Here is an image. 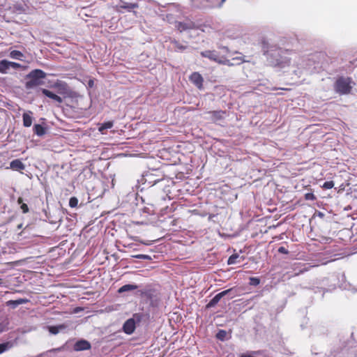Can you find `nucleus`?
I'll list each match as a JSON object with an SVG mask.
<instances>
[{"label":"nucleus","instance_id":"obj_38","mask_svg":"<svg viewBox=\"0 0 357 357\" xmlns=\"http://www.w3.org/2000/svg\"><path fill=\"white\" fill-rule=\"evenodd\" d=\"M235 296V294L232 295L231 298H234Z\"/></svg>","mask_w":357,"mask_h":357},{"label":"nucleus","instance_id":"obj_39","mask_svg":"<svg viewBox=\"0 0 357 357\" xmlns=\"http://www.w3.org/2000/svg\"><path fill=\"white\" fill-rule=\"evenodd\" d=\"M1 280L0 279V281H1Z\"/></svg>","mask_w":357,"mask_h":357},{"label":"nucleus","instance_id":"obj_31","mask_svg":"<svg viewBox=\"0 0 357 357\" xmlns=\"http://www.w3.org/2000/svg\"><path fill=\"white\" fill-rule=\"evenodd\" d=\"M305 199L306 200H312V201H314L316 199V197L314 196V195L312 192H308V193H306L305 195Z\"/></svg>","mask_w":357,"mask_h":357},{"label":"nucleus","instance_id":"obj_32","mask_svg":"<svg viewBox=\"0 0 357 357\" xmlns=\"http://www.w3.org/2000/svg\"><path fill=\"white\" fill-rule=\"evenodd\" d=\"M250 284L251 285L257 286L259 284V280L257 278H250Z\"/></svg>","mask_w":357,"mask_h":357},{"label":"nucleus","instance_id":"obj_1","mask_svg":"<svg viewBox=\"0 0 357 357\" xmlns=\"http://www.w3.org/2000/svg\"><path fill=\"white\" fill-rule=\"evenodd\" d=\"M266 56L272 65L281 68L289 66L291 60H296L298 58L295 52L280 47L268 50L266 52Z\"/></svg>","mask_w":357,"mask_h":357},{"label":"nucleus","instance_id":"obj_27","mask_svg":"<svg viewBox=\"0 0 357 357\" xmlns=\"http://www.w3.org/2000/svg\"><path fill=\"white\" fill-rule=\"evenodd\" d=\"M227 335V333L225 331L220 330L218 333L216 335V337L218 339L220 340H223Z\"/></svg>","mask_w":357,"mask_h":357},{"label":"nucleus","instance_id":"obj_2","mask_svg":"<svg viewBox=\"0 0 357 357\" xmlns=\"http://www.w3.org/2000/svg\"><path fill=\"white\" fill-rule=\"evenodd\" d=\"M200 54L203 57L208 58L218 63L227 65L228 66L239 65L243 62L246 61L245 59H242L241 56H236L231 59H226L224 57L220 56V54L215 50H205L201 52Z\"/></svg>","mask_w":357,"mask_h":357},{"label":"nucleus","instance_id":"obj_33","mask_svg":"<svg viewBox=\"0 0 357 357\" xmlns=\"http://www.w3.org/2000/svg\"><path fill=\"white\" fill-rule=\"evenodd\" d=\"M7 325H8V322L0 324V333L3 332L4 331H6L8 329Z\"/></svg>","mask_w":357,"mask_h":357},{"label":"nucleus","instance_id":"obj_22","mask_svg":"<svg viewBox=\"0 0 357 357\" xmlns=\"http://www.w3.org/2000/svg\"><path fill=\"white\" fill-rule=\"evenodd\" d=\"M10 57L14 59L22 60L23 54L18 50H13L10 53Z\"/></svg>","mask_w":357,"mask_h":357},{"label":"nucleus","instance_id":"obj_35","mask_svg":"<svg viewBox=\"0 0 357 357\" xmlns=\"http://www.w3.org/2000/svg\"><path fill=\"white\" fill-rule=\"evenodd\" d=\"M139 242L144 245H151V241H148V242H145L144 241H139Z\"/></svg>","mask_w":357,"mask_h":357},{"label":"nucleus","instance_id":"obj_28","mask_svg":"<svg viewBox=\"0 0 357 357\" xmlns=\"http://www.w3.org/2000/svg\"><path fill=\"white\" fill-rule=\"evenodd\" d=\"M132 257L139 259H146V260L151 259V257L147 255H133Z\"/></svg>","mask_w":357,"mask_h":357},{"label":"nucleus","instance_id":"obj_24","mask_svg":"<svg viewBox=\"0 0 357 357\" xmlns=\"http://www.w3.org/2000/svg\"><path fill=\"white\" fill-rule=\"evenodd\" d=\"M239 257V255L238 254H234L231 256H230L227 260L228 264H235L236 263L237 259Z\"/></svg>","mask_w":357,"mask_h":357},{"label":"nucleus","instance_id":"obj_8","mask_svg":"<svg viewBox=\"0 0 357 357\" xmlns=\"http://www.w3.org/2000/svg\"><path fill=\"white\" fill-rule=\"evenodd\" d=\"M207 114L209 116L208 118V119L213 122H216L225 118V112L222 110L211 111L207 112Z\"/></svg>","mask_w":357,"mask_h":357},{"label":"nucleus","instance_id":"obj_12","mask_svg":"<svg viewBox=\"0 0 357 357\" xmlns=\"http://www.w3.org/2000/svg\"><path fill=\"white\" fill-rule=\"evenodd\" d=\"M176 27L180 31H183L187 29H192L196 28V25L192 22H178Z\"/></svg>","mask_w":357,"mask_h":357},{"label":"nucleus","instance_id":"obj_3","mask_svg":"<svg viewBox=\"0 0 357 357\" xmlns=\"http://www.w3.org/2000/svg\"><path fill=\"white\" fill-rule=\"evenodd\" d=\"M46 76V73L42 70L36 69L31 71L27 75L28 80L26 82V88L27 89H33L38 86L44 84L43 79Z\"/></svg>","mask_w":357,"mask_h":357},{"label":"nucleus","instance_id":"obj_13","mask_svg":"<svg viewBox=\"0 0 357 357\" xmlns=\"http://www.w3.org/2000/svg\"><path fill=\"white\" fill-rule=\"evenodd\" d=\"M42 93L46 96L47 97L54 100V101L59 102V103H61L63 100L62 98L57 96L56 94L52 93V91L47 90V89H43L42 90Z\"/></svg>","mask_w":357,"mask_h":357},{"label":"nucleus","instance_id":"obj_21","mask_svg":"<svg viewBox=\"0 0 357 357\" xmlns=\"http://www.w3.org/2000/svg\"><path fill=\"white\" fill-rule=\"evenodd\" d=\"M13 346V344L11 342H6L0 344V354L11 349Z\"/></svg>","mask_w":357,"mask_h":357},{"label":"nucleus","instance_id":"obj_16","mask_svg":"<svg viewBox=\"0 0 357 357\" xmlns=\"http://www.w3.org/2000/svg\"><path fill=\"white\" fill-rule=\"evenodd\" d=\"M10 167L15 171L23 170L25 168V165L18 159L13 160L10 163Z\"/></svg>","mask_w":357,"mask_h":357},{"label":"nucleus","instance_id":"obj_18","mask_svg":"<svg viewBox=\"0 0 357 357\" xmlns=\"http://www.w3.org/2000/svg\"><path fill=\"white\" fill-rule=\"evenodd\" d=\"M137 288H138L137 285L132 284H125V285L122 286L121 287H120L118 290V292L119 294H121V293H123L126 291L135 290Z\"/></svg>","mask_w":357,"mask_h":357},{"label":"nucleus","instance_id":"obj_15","mask_svg":"<svg viewBox=\"0 0 357 357\" xmlns=\"http://www.w3.org/2000/svg\"><path fill=\"white\" fill-rule=\"evenodd\" d=\"M23 125L24 127H30L32 124L33 117L32 112L29 111L23 114Z\"/></svg>","mask_w":357,"mask_h":357},{"label":"nucleus","instance_id":"obj_9","mask_svg":"<svg viewBox=\"0 0 357 357\" xmlns=\"http://www.w3.org/2000/svg\"><path fill=\"white\" fill-rule=\"evenodd\" d=\"M190 80L193 83L198 89H201L203 86V77L199 73H193L190 77Z\"/></svg>","mask_w":357,"mask_h":357},{"label":"nucleus","instance_id":"obj_25","mask_svg":"<svg viewBox=\"0 0 357 357\" xmlns=\"http://www.w3.org/2000/svg\"><path fill=\"white\" fill-rule=\"evenodd\" d=\"M19 204H21V209L24 213H26L29 212V207L26 204L22 203V199L20 197L17 200Z\"/></svg>","mask_w":357,"mask_h":357},{"label":"nucleus","instance_id":"obj_29","mask_svg":"<svg viewBox=\"0 0 357 357\" xmlns=\"http://www.w3.org/2000/svg\"><path fill=\"white\" fill-rule=\"evenodd\" d=\"M142 317H143V315L142 314L136 313V314H133L132 317L130 318V319H134V321H135V324H136V323H139L141 321Z\"/></svg>","mask_w":357,"mask_h":357},{"label":"nucleus","instance_id":"obj_26","mask_svg":"<svg viewBox=\"0 0 357 357\" xmlns=\"http://www.w3.org/2000/svg\"><path fill=\"white\" fill-rule=\"evenodd\" d=\"M78 204V199L76 197H71L69 200V206L72 208L76 207Z\"/></svg>","mask_w":357,"mask_h":357},{"label":"nucleus","instance_id":"obj_14","mask_svg":"<svg viewBox=\"0 0 357 357\" xmlns=\"http://www.w3.org/2000/svg\"><path fill=\"white\" fill-rule=\"evenodd\" d=\"M67 328V326L64 324L58 326H50L47 327L49 332L52 335H56L59 332L63 331Z\"/></svg>","mask_w":357,"mask_h":357},{"label":"nucleus","instance_id":"obj_10","mask_svg":"<svg viewBox=\"0 0 357 357\" xmlns=\"http://www.w3.org/2000/svg\"><path fill=\"white\" fill-rule=\"evenodd\" d=\"M135 321H134V319H128L123 326V331L128 335L132 334L135 331Z\"/></svg>","mask_w":357,"mask_h":357},{"label":"nucleus","instance_id":"obj_5","mask_svg":"<svg viewBox=\"0 0 357 357\" xmlns=\"http://www.w3.org/2000/svg\"><path fill=\"white\" fill-rule=\"evenodd\" d=\"M21 66V64L18 63L9 61L6 59H3L0 61V73L3 74H6L8 73L10 68L17 69Z\"/></svg>","mask_w":357,"mask_h":357},{"label":"nucleus","instance_id":"obj_34","mask_svg":"<svg viewBox=\"0 0 357 357\" xmlns=\"http://www.w3.org/2000/svg\"><path fill=\"white\" fill-rule=\"evenodd\" d=\"M278 252L282 254H288L289 252L284 247L281 246L278 248Z\"/></svg>","mask_w":357,"mask_h":357},{"label":"nucleus","instance_id":"obj_11","mask_svg":"<svg viewBox=\"0 0 357 357\" xmlns=\"http://www.w3.org/2000/svg\"><path fill=\"white\" fill-rule=\"evenodd\" d=\"M91 348L90 343L84 340L77 341L74 345V349L75 351H84L88 350Z\"/></svg>","mask_w":357,"mask_h":357},{"label":"nucleus","instance_id":"obj_20","mask_svg":"<svg viewBox=\"0 0 357 357\" xmlns=\"http://www.w3.org/2000/svg\"><path fill=\"white\" fill-rule=\"evenodd\" d=\"M113 122L112 121H107L104 123H102L100 127L98 128V130L102 133L105 134V130L107 129L112 128L113 127Z\"/></svg>","mask_w":357,"mask_h":357},{"label":"nucleus","instance_id":"obj_37","mask_svg":"<svg viewBox=\"0 0 357 357\" xmlns=\"http://www.w3.org/2000/svg\"><path fill=\"white\" fill-rule=\"evenodd\" d=\"M240 357H252L250 355L243 354Z\"/></svg>","mask_w":357,"mask_h":357},{"label":"nucleus","instance_id":"obj_17","mask_svg":"<svg viewBox=\"0 0 357 357\" xmlns=\"http://www.w3.org/2000/svg\"><path fill=\"white\" fill-rule=\"evenodd\" d=\"M28 302L27 299L25 298H20L17 300H10L6 302V305L12 307L13 308H15L19 305L24 304Z\"/></svg>","mask_w":357,"mask_h":357},{"label":"nucleus","instance_id":"obj_6","mask_svg":"<svg viewBox=\"0 0 357 357\" xmlns=\"http://www.w3.org/2000/svg\"><path fill=\"white\" fill-rule=\"evenodd\" d=\"M225 1L226 0H203L200 3H195V4L197 6L203 8H219L222 6Z\"/></svg>","mask_w":357,"mask_h":357},{"label":"nucleus","instance_id":"obj_36","mask_svg":"<svg viewBox=\"0 0 357 357\" xmlns=\"http://www.w3.org/2000/svg\"><path fill=\"white\" fill-rule=\"evenodd\" d=\"M89 86L91 87L93 85V80H89Z\"/></svg>","mask_w":357,"mask_h":357},{"label":"nucleus","instance_id":"obj_30","mask_svg":"<svg viewBox=\"0 0 357 357\" xmlns=\"http://www.w3.org/2000/svg\"><path fill=\"white\" fill-rule=\"evenodd\" d=\"M334 186V183L332 181H326L324 183L322 187L325 189H331Z\"/></svg>","mask_w":357,"mask_h":357},{"label":"nucleus","instance_id":"obj_19","mask_svg":"<svg viewBox=\"0 0 357 357\" xmlns=\"http://www.w3.org/2000/svg\"><path fill=\"white\" fill-rule=\"evenodd\" d=\"M33 132L38 136H43L45 134L46 130L43 126L40 124H36L33 126Z\"/></svg>","mask_w":357,"mask_h":357},{"label":"nucleus","instance_id":"obj_4","mask_svg":"<svg viewBox=\"0 0 357 357\" xmlns=\"http://www.w3.org/2000/svg\"><path fill=\"white\" fill-rule=\"evenodd\" d=\"M351 89V79L349 77H340L334 83V90L340 95L349 93Z\"/></svg>","mask_w":357,"mask_h":357},{"label":"nucleus","instance_id":"obj_7","mask_svg":"<svg viewBox=\"0 0 357 357\" xmlns=\"http://www.w3.org/2000/svg\"><path fill=\"white\" fill-rule=\"evenodd\" d=\"M233 291V289H227L225 291H221L220 293L216 294L208 303L207 307H212L215 306L222 298L225 296L226 295L229 294Z\"/></svg>","mask_w":357,"mask_h":357},{"label":"nucleus","instance_id":"obj_23","mask_svg":"<svg viewBox=\"0 0 357 357\" xmlns=\"http://www.w3.org/2000/svg\"><path fill=\"white\" fill-rule=\"evenodd\" d=\"M138 7V5L137 3H123L121 6V8H124L128 10V11H130L132 9L136 8Z\"/></svg>","mask_w":357,"mask_h":357}]
</instances>
